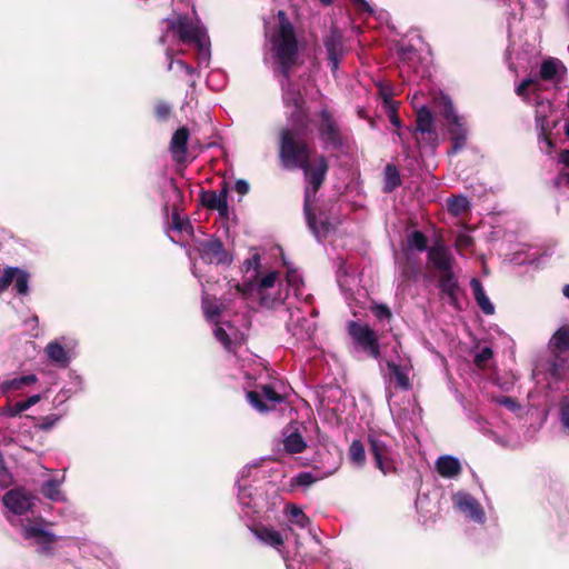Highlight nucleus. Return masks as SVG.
<instances>
[{"label": "nucleus", "instance_id": "17", "mask_svg": "<svg viewBox=\"0 0 569 569\" xmlns=\"http://www.w3.org/2000/svg\"><path fill=\"white\" fill-rule=\"evenodd\" d=\"M439 289L440 292L448 297L449 303L456 308L460 309L458 293L460 290L458 279L453 271L440 273L439 276Z\"/></svg>", "mask_w": 569, "mask_h": 569}, {"label": "nucleus", "instance_id": "43", "mask_svg": "<svg viewBox=\"0 0 569 569\" xmlns=\"http://www.w3.org/2000/svg\"><path fill=\"white\" fill-rule=\"evenodd\" d=\"M492 349L489 347H483L478 353H476L473 362L479 369H486L489 360L492 359Z\"/></svg>", "mask_w": 569, "mask_h": 569}, {"label": "nucleus", "instance_id": "30", "mask_svg": "<svg viewBox=\"0 0 569 569\" xmlns=\"http://www.w3.org/2000/svg\"><path fill=\"white\" fill-rule=\"evenodd\" d=\"M469 208L470 203L465 196H452L447 200V209L455 217L466 213Z\"/></svg>", "mask_w": 569, "mask_h": 569}, {"label": "nucleus", "instance_id": "33", "mask_svg": "<svg viewBox=\"0 0 569 569\" xmlns=\"http://www.w3.org/2000/svg\"><path fill=\"white\" fill-rule=\"evenodd\" d=\"M40 492L52 501L61 499L60 481L57 479H49L41 485Z\"/></svg>", "mask_w": 569, "mask_h": 569}, {"label": "nucleus", "instance_id": "26", "mask_svg": "<svg viewBox=\"0 0 569 569\" xmlns=\"http://www.w3.org/2000/svg\"><path fill=\"white\" fill-rule=\"evenodd\" d=\"M400 172L396 164L387 163L383 169V187L385 193H391L401 186Z\"/></svg>", "mask_w": 569, "mask_h": 569}, {"label": "nucleus", "instance_id": "54", "mask_svg": "<svg viewBox=\"0 0 569 569\" xmlns=\"http://www.w3.org/2000/svg\"><path fill=\"white\" fill-rule=\"evenodd\" d=\"M243 267L246 269V271H249L250 269H259L260 268V254L259 253H254L250 259H247L244 262H243Z\"/></svg>", "mask_w": 569, "mask_h": 569}, {"label": "nucleus", "instance_id": "48", "mask_svg": "<svg viewBox=\"0 0 569 569\" xmlns=\"http://www.w3.org/2000/svg\"><path fill=\"white\" fill-rule=\"evenodd\" d=\"M536 80L532 78H527L522 80L517 87H516V94L520 97L523 101H529V92L528 89L530 86L535 84Z\"/></svg>", "mask_w": 569, "mask_h": 569}, {"label": "nucleus", "instance_id": "35", "mask_svg": "<svg viewBox=\"0 0 569 569\" xmlns=\"http://www.w3.org/2000/svg\"><path fill=\"white\" fill-rule=\"evenodd\" d=\"M349 458L357 466L366 463V449L360 440H353L349 447Z\"/></svg>", "mask_w": 569, "mask_h": 569}, {"label": "nucleus", "instance_id": "9", "mask_svg": "<svg viewBox=\"0 0 569 569\" xmlns=\"http://www.w3.org/2000/svg\"><path fill=\"white\" fill-rule=\"evenodd\" d=\"M369 451L375 459L376 467L383 473L396 472L397 468L391 458L390 448L386 442L373 435L368 436Z\"/></svg>", "mask_w": 569, "mask_h": 569}, {"label": "nucleus", "instance_id": "50", "mask_svg": "<svg viewBox=\"0 0 569 569\" xmlns=\"http://www.w3.org/2000/svg\"><path fill=\"white\" fill-rule=\"evenodd\" d=\"M371 312L378 320H390L392 318V312L387 305H375L371 307Z\"/></svg>", "mask_w": 569, "mask_h": 569}, {"label": "nucleus", "instance_id": "23", "mask_svg": "<svg viewBox=\"0 0 569 569\" xmlns=\"http://www.w3.org/2000/svg\"><path fill=\"white\" fill-rule=\"evenodd\" d=\"M251 530L260 541L270 547L278 548L284 542L282 535L271 527L260 525L253 527Z\"/></svg>", "mask_w": 569, "mask_h": 569}, {"label": "nucleus", "instance_id": "38", "mask_svg": "<svg viewBox=\"0 0 569 569\" xmlns=\"http://www.w3.org/2000/svg\"><path fill=\"white\" fill-rule=\"evenodd\" d=\"M309 114L303 106L295 108L290 113L289 120L298 128L305 130L308 127Z\"/></svg>", "mask_w": 569, "mask_h": 569}, {"label": "nucleus", "instance_id": "56", "mask_svg": "<svg viewBox=\"0 0 569 569\" xmlns=\"http://www.w3.org/2000/svg\"><path fill=\"white\" fill-rule=\"evenodd\" d=\"M317 227H318V234H316L312 230L311 232L318 238L320 236V232H322L323 234H327L328 232H330L332 229H333V226L331 224V222L326 218V219H322L320 221V223L318 224L317 223Z\"/></svg>", "mask_w": 569, "mask_h": 569}, {"label": "nucleus", "instance_id": "32", "mask_svg": "<svg viewBox=\"0 0 569 569\" xmlns=\"http://www.w3.org/2000/svg\"><path fill=\"white\" fill-rule=\"evenodd\" d=\"M38 380L37 376L33 373L16 377L10 380L3 382V388L7 391H16L24 388L26 386H30L36 383Z\"/></svg>", "mask_w": 569, "mask_h": 569}, {"label": "nucleus", "instance_id": "28", "mask_svg": "<svg viewBox=\"0 0 569 569\" xmlns=\"http://www.w3.org/2000/svg\"><path fill=\"white\" fill-rule=\"evenodd\" d=\"M284 451L289 455L301 453L306 450L307 443L301 433L296 430L283 439Z\"/></svg>", "mask_w": 569, "mask_h": 569}, {"label": "nucleus", "instance_id": "61", "mask_svg": "<svg viewBox=\"0 0 569 569\" xmlns=\"http://www.w3.org/2000/svg\"><path fill=\"white\" fill-rule=\"evenodd\" d=\"M281 257H282L283 264L287 267V279L289 282H292L296 277V270L289 266L288 261L286 260L284 254H282Z\"/></svg>", "mask_w": 569, "mask_h": 569}, {"label": "nucleus", "instance_id": "10", "mask_svg": "<svg viewBox=\"0 0 569 569\" xmlns=\"http://www.w3.org/2000/svg\"><path fill=\"white\" fill-rule=\"evenodd\" d=\"M323 46L327 50L330 69L332 72H336L346 53L343 34L336 26L331 27L329 32L323 37Z\"/></svg>", "mask_w": 569, "mask_h": 569}, {"label": "nucleus", "instance_id": "40", "mask_svg": "<svg viewBox=\"0 0 569 569\" xmlns=\"http://www.w3.org/2000/svg\"><path fill=\"white\" fill-rule=\"evenodd\" d=\"M278 273L276 271L267 273L259 282L258 290L261 296V303L268 306L267 298L262 295V290L272 288L276 283Z\"/></svg>", "mask_w": 569, "mask_h": 569}, {"label": "nucleus", "instance_id": "14", "mask_svg": "<svg viewBox=\"0 0 569 569\" xmlns=\"http://www.w3.org/2000/svg\"><path fill=\"white\" fill-rule=\"evenodd\" d=\"M189 139L190 130L186 126L178 128L171 137L169 150L173 161L178 164H184L187 162Z\"/></svg>", "mask_w": 569, "mask_h": 569}, {"label": "nucleus", "instance_id": "27", "mask_svg": "<svg viewBox=\"0 0 569 569\" xmlns=\"http://www.w3.org/2000/svg\"><path fill=\"white\" fill-rule=\"evenodd\" d=\"M387 368L396 381V387L401 390L411 389L412 385L408 376V368L397 365L393 361H387Z\"/></svg>", "mask_w": 569, "mask_h": 569}, {"label": "nucleus", "instance_id": "45", "mask_svg": "<svg viewBox=\"0 0 569 569\" xmlns=\"http://www.w3.org/2000/svg\"><path fill=\"white\" fill-rule=\"evenodd\" d=\"M172 113V107L163 101V100H159L156 106H154V117L159 120V121H167L170 116Z\"/></svg>", "mask_w": 569, "mask_h": 569}, {"label": "nucleus", "instance_id": "53", "mask_svg": "<svg viewBox=\"0 0 569 569\" xmlns=\"http://www.w3.org/2000/svg\"><path fill=\"white\" fill-rule=\"evenodd\" d=\"M29 407L26 402V400H22V401H17L16 403H13L10 408H9V415L11 417H16V416H19L21 415L23 411L28 410Z\"/></svg>", "mask_w": 569, "mask_h": 569}, {"label": "nucleus", "instance_id": "49", "mask_svg": "<svg viewBox=\"0 0 569 569\" xmlns=\"http://www.w3.org/2000/svg\"><path fill=\"white\" fill-rule=\"evenodd\" d=\"M214 338L223 346L228 351L232 348V340L222 327H217L213 331Z\"/></svg>", "mask_w": 569, "mask_h": 569}, {"label": "nucleus", "instance_id": "63", "mask_svg": "<svg viewBox=\"0 0 569 569\" xmlns=\"http://www.w3.org/2000/svg\"><path fill=\"white\" fill-rule=\"evenodd\" d=\"M559 161L569 168V149L561 150L559 153Z\"/></svg>", "mask_w": 569, "mask_h": 569}, {"label": "nucleus", "instance_id": "15", "mask_svg": "<svg viewBox=\"0 0 569 569\" xmlns=\"http://www.w3.org/2000/svg\"><path fill=\"white\" fill-rule=\"evenodd\" d=\"M428 260L440 273L452 271L453 257L443 244H433L428 249Z\"/></svg>", "mask_w": 569, "mask_h": 569}, {"label": "nucleus", "instance_id": "47", "mask_svg": "<svg viewBox=\"0 0 569 569\" xmlns=\"http://www.w3.org/2000/svg\"><path fill=\"white\" fill-rule=\"evenodd\" d=\"M569 358L561 356V358H555L550 361V373L552 377L560 378L565 369L566 362Z\"/></svg>", "mask_w": 569, "mask_h": 569}, {"label": "nucleus", "instance_id": "34", "mask_svg": "<svg viewBox=\"0 0 569 569\" xmlns=\"http://www.w3.org/2000/svg\"><path fill=\"white\" fill-rule=\"evenodd\" d=\"M420 273L419 263L409 257L406 258V261L401 264V277L405 281L416 280L418 274Z\"/></svg>", "mask_w": 569, "mask_h": 569}, {"label": "nucleus", "instance_id": "4", "mask_svg": "<svg viewBox=\"0 0 569 569\" xmlns=\"http://www.w3.org/2000/svg\"><path fill=\"white\" fill-rule=\"evenodd\" d=\"M315 127L325 150L341 151L343 149L347 139L332 110L328 107L319 110L316 113Z\"/></svg>", "mask_w": 569, "mask_h": 569}, {"label": "nucleus", "instance_id": "62", "mask_svg": "<svg viewBox=\"0 0 569 569\" xmlns=\"http://www.w3.org/2000/svg\"><path fill=\"white\" fill-rule=\"evenodd\" d=\"M353 3L362 11L372 12L370 4L366 0H352Z\"/></svg>", "mask_w": 569, "mask_h": 569}, {"label": "nucleus", "instance_id": "42", "mask_svg": "<svg viewBox=\"0 0 569 569\" xmlns=\"http://www.w3.org/2000/svg\"><path fill=\"white\" fill-rule=\"evenodd\" d=\"M409 244L416 248L418 251H425L428 249V239L422 231L416 230L409 236Z\"/></svg>", "mask_w": 569, "mask_h": 569}, {"label": "nucleus", "instance_id": "39", "mask_svg": "<svg viewBox=\"0 0 569 569\" xmlns=\"http://www.w3.org/2000/svg\"><path fill=\"white\" fill-rule=\"evenodd\" d=\"M172 228L179 232L193 233V227L188 218H181L178 210L172 213Z\"/></svg>", "mask_w": 569, "mask_h": 569}, {"label": "nucleus", "instance_id": "13", "mask_svg": "<svg viewBox=\"0 0 569 569\" xmlns=\"http://www.w3.org/2000/svg\"><path fill=\"white\" fill-rule=\"evenodd\" d=\"M2 500L10 511L19 516L27 513L33 506V496L23 489L9 490Z\"/></svg>", "mask_w": 569, "mask_h": 569}, {"label": "nucleus", "instance_id": "7", "mask_svg": "<svg viewBox=\"0 0 569 569\" xmlns=\"http://www.w3.org/2000/svg\"><path fill=\"white\" fill-rule=\"evenodd\" d=\"M247 401L260 413H268L276 409L277 405L284 401V397L276 391L272 385H259L254 390L246 395Z\"/></svg>", "mask_w": 569, "mask_h": 569}, {"label": "nucleus", "instance_id": "31", "mask_svg": "<svg viewBox=\"0 0 569 569\" xmlns=\"http://www.w3.org/2000/svg\"><path fill=\"white\" fill-rule=\"evenodd\" d=\"M202 310L206 318L210 321L217 320L222 313L221 305L218 303L216 298L204 296L202 298Z\"/></svg>", "mask_w": 569, "mask_h": 569}, {"label": "nucleus", "instance_id": "1", "mask_svg": "<svg viewBox=\"0 0 569 569\" xmlns=\"http://www.w3.org/2000/svg\"><path fill=\"white\" fill-rule=\"evenodd\" d=\"M278 24L271 37V52L276 63V72H279L286 82L281 83L284 90L286 86H290V79L293 68L299 59V43L296 29L289 20L287 12L279 10L277 13Z\"/></svg>", "mask_w": 569, "mask_h": 569}, {"label": "nucleus", "instance_id": "64", "mask_svg": "<svg viewBox=\"0 0 569 569\" xmlns=\"http://www.w3.org/2000/svg\"><path fill=\"white\" fill-rule=\"evenodd\" d=\"M499 402L510 409H515L517 407V401L510 397H503Z\"/></svg>", "mask_w": 569, "mask_h": 569}, {"label": "nucleus", "instance_id": "25", "mask_svg": "<svg viewBox=\"0 0 569 569\" xmlns=\"http://www.w3.org/2000/svg\"><path fill=\"white\" fill-rule=\"evenodd\" d=\"M46 353L51 362L61 368H67L70 362V357L66 348L57 341H51L46 347Z\"/></svg>", "mask_w": 569, "mask_h": 569}, {"label": "nucleus", "instance_id": "20", "mask_svg": "<svg viewBox=\"0 0 569 569\" xmlns=\"http://www.w3.org/2000/svg\"><path fill=\"white\" fill-rule=\"evenodd\" d=\"M456 505L459 510L466 513L469 518L482 522L485 512L480 503L468 493H460L457 497Z\"/></svg>", "mask_w": 569, "mask_h": 569}, {"label": "nucleus", "instance_id": "57", "mask_svg": "<svg viewBox=\"0 0 569 569\" xmlns=\"http://www.w3.org/2000/svg\"><path fill=\"white\" fill-rule=\"evenodd\" d=\"M234 290L242 295V296H249L252 291V283L251 282H244V283H236L233 286Z\"/></svg>", "mask_w": 569, "mask_h": 569}, {"label": "nucleus", "instance_id": "60", "mask_svg": "<svg viewBox=\"0 0 569 569\" xmlns=\"http://www.w3.org/2000/svg\"><path fill=\"white\" fill-rule=\"evenodd\" d=\"M560 415L563 426L569 429V402L561 407Z\"/></svg>", "mask_w": 569, "mask_h": 569}, {"label": "nucleus", "instance_id": "3", "mask_svg": "<svg viewBox=\"0 0 569 569\" xmlns=\"http://www.w3.org/2000/svg\"><path fill=\"white\" fill-rule=\"evenodd\" d=\"M316 152L298 130L289 127L279 130L278 158L283 169L298 170Z\"/></svg>", "mask_w": 569, "mask_h": 569}, {"label": "nucleus", "instance_id": "8", "mask_svg": "<svg viewBox=\"0 0 569 569\" xmlns=\"http://www.w3.org/2000/svg\"><path fill=\"white\" fill-rule=\"evenodd\" d=\"M197 251L206 263L229 266L233 261L232 256L227 251L221 239L217 237L199 241Z\"/></svg>", "mask_w": 569, "mask_h": 569}, {"label": "nucleus", "instance_id": "12", "mask_svg": "<svg viewBox=\"0 0 569 569\" xmlns=\"http://www.w3.org/2000/svg\"><path fill=\"white\" fill-rule=\"evenodd\" d=\"M228 192L229 188L227 182H222V188L219 193L212 190H203L200 192L201 203L209 210H217L220 217L228 218Z\"/></svg>", "mask_w": 569, "mask_h": 569}, {"label": "nucleus", "instance_id": "11", "mask_svg": "<svg viewBox=\"0 0 569 569\" xmlns=\"http://www.w3.org/2000/svg\"><path fill=\"white\" fill-rule=\"evenodd\" d=\"M416 132L421 133V138L417 137V141L423 142L432 148L438 143V134L435 128V118L427 107H421L417 111Z\"/></svg>", "mask_w": 569, "mask_h": 569}, {"label": "nucleus", "instance_id": "36", "mask_svg": "<svg viewBox=\"0 0 569 569\" xmlns=\"http://www.w3.org/2000/svg\"><path fill=\"white\" fill-rule=\"evenodd\" d=\"M383 108L386 110V113H387L390 122L395 127L400 128L401 127V119L398 116V102L393 101L389 97H385L383 98Z\"/></svg>", "mask_w": 569, "mask_h": 569}, {"label": "nucleus", "instance_id": "2", "mask_svg": "<svg viewBox=\"0 0 569 569\" xmlns=\"http://www.w3.org/2000/svg\"><path fill=\"white\" fill-rule=\"evenodd\" d=\"M329 160L323 153L316 152L298 170L302 171L303 188V213L310 230L318 234L317 216L313 209L316 196L327 181L329 172Z\"/></svg>", "mask_w": 569, "mask_h": 569}, {"label": "nucleus", "instance_id": "55", "mask_svg": "<svg viewBox=\"0 0 569 569\" xmlns=\"http://www.w3.org/2000/svg\"><path fill=\"white\" fill-rule=\"evenodd\" d=\"M473 244V239L468 234H459L456 239V246L458 248H469Z\"/></svg>", "mask_w": 569, "mask_h": 569}, {"label": "nucleus", "instance_id": "22", "mask_svg": "<svg viewBox=\"0 0 569 569\" xmlns=\"http://www.w3.org/2000/svg\"><path fill=\"white\" fill-rule=\"evenodd\" d=\"M436 470L441 477L451 479L461 473L462 467L456 457L446 455L437 459Z\"/></svg>", "mask_w": 569, "mask_h": 569}, {"label": "nucleus", "instance_id": "24", "mask_svg": "<svg viewBox=\"0 0 569 569\" xmlns=\"http://www.w3.org/2000/svg\"><path fill=\"white\" fill-rule=\"evenodd\" d=\"M470 287L472 289L475 300L477 301V305L482 310V312L485 315H493L495 306L491 303V301L487 297L480 280L477 278H472L470 280Z\"/></svg>", "mask_w": 569, "mask_h": 569}, {"label": "nucleus", "instance_id": "18", "mask_svg": "<svg viewBox=\"0 0 569 569\" xmlns=\"http://www.w3.org/2000/svg\"><path fill=\"white\" fill-rule=\"evenodd\" d=\"M448 132L451 139V149L448 150L449 156L459 153L467 144L468 129L465 123L463 117L460 121H453L448 124Z\"/></svg>", "mask_w": 569, "mask_h": 569}, {"label": "nucleus", "instance_id": "44", "mask_svg": "<svg viewBox=\"0 0 569 569\" xmlns=\"http://www.w3.org/2000/svg\"><path fill=\"white\" fill-rule=\"evenodd\" d=\"M17 272H19L17 267H7L3 270V274L0 277V295L13 282Z\"/></svg>", "mask_w": 569, "mask_h": 569}, {"label": "nucleus", "instance_id": "21", "mask_svg": "<svg viewBox=\"0 0 569 569\" xmlns=\"http://www.w3.org/2000/svg\"><path fill=\"white\" fill-rule=\"evenodd\" d=\"M432 107L445 118L448 124L460 121V118H462L456 112L451 98L442 92L433 97Z\"/></svg>", "mask_w": 569, "mask_h": 569}, {"label": "nucleus", "instance_id": "37", "mask_svg": "<svg viewBox=\"0 0 569 569\" xmlns=\"http://www.w3.org/2000/svg\"><path fill=\"white\" fill-rule=\"evenodd\" d=\"M28 538H37L43 543H53L56 541L54 535L40 528L31 526L27 529Z\"/></svg>", "mask_w": 569, "mask_h": 569}, {"label": "nucleus", "instance_id": "41", "mask_svg": "<svg viewBox=\"0 0 569 569\" xmlns=\"http://www.w3.org/2000/svg\"><path fill=\"white\" fill-rule=\"evenodd\" d=\"M13 281L19 295L26 296L29 292V274L26 271L19 269Z\"/></svg>", "mask_w": 569, "mask_h": 569}, {"label": "nucleus", "instance_id": "5", "mask_svg": "<svg viewBox=\"0 0 569 569\" xmlns=\"http://www.w3.org/2000/svg\"><path fill=\"white\" fill-rule=\"evenodd\" d=\"M346 330L355 347L359 348L372 359L380 358L379 337L369 325L349 320L346 325Z\"/></svg>", "mask_w": 569, "mask_h": 569}, {"label": "nucleus", "instance_id": "51", "mask_svg": "<svg viewBox=\"0 0 569 569\" xmlns=\"http://www.w3.org/2000/svg\"><path fill=\"white\" fill-rule=\"evenodd\" d=\"M59 420V417L57 415H49V416H46V417H42L39 422H38V427L39 429L43 430V431H49L50 429H52L54 427V425L58 422Z\"/></svg>", "mask_w": 569, "mask_h": 569}, {"label": "nucleus", "instance_id": "46", "mask_svg": "<svg viewBox=\"0 0 569 569\" xmlns=\"http://www.w3.org/2000/svg\"><path fill=\"white\" fill-rule=\"evenodd\" d=\"M283 102L286 106H292L295 108L301 107L305 104L303 97L297 90H288L283 94Z\"/></svg>", "mask_w": 569, "mask_h": 569}, {"label": "nucleus", "instance_id": "59", "mask_svg": "<svg viewBox=\"0 0 569 569\" xmlns=\"http://www.w3.org/2000/svg\"><path fill=\"white\" fill-rule=\"evenodd\" d=\"M234 189L238 193L246 194L249 192L250 187L246 180L240 179V180H237Z\"/></svg>", "mask_w": 569, "mask_h": 569}, {"label": "nucleus", "instance_id": "29", "mask_svg": "<svg viewBox=\"0 0 569 569\" xmlns=\"http://www.w3.org/2000/svg\"><path fill=\"white\" fill-rule=\"evenodd\" d=\"M286 513L289 521L299 528H307L310 523L309 517L295 503H288L286 506Z\"/></svg>", "mask_w": 569, "mask_h": 569}, {"label": "nucleus", "instance_id": "19", "mask_svg": "<svg viewBox=\"0 0 569 569\" xmlns=\"http://www.w3.org/2000/svg\"><path fill=\"white\" fill-rule=\"evenodd\" d=\"M549 349L555 358H569V326L560 327L549 341Z\"/></svg>", "mask_w": 569, "mask_h": 569}, {"label": "nucleus", "instance_id": "6", "mask_svg": "<svg viewBox=\"0 0 569 569\" xmlns=\"http://www.w3.org/2000/svg\"><path fill=\"white\" fill-rule=\"evenodd\" d=\"M168 30L173 32L179 41L186 44H193L199 50L207 47L208 38L204 31L184 14L167 20Z\"/></svg>", "mask_w": 569, "mask_h": 569}, {"label": "nucleus", "instance_id": "58", "mask_svg": "<svg viewBox=\"0 0 569 569\" xmlns=\"http://www.w3.org/2000/svg\"><path fill=\"white\" fill-rule=\"evenodd\" d=\"M536 123H537V128L540 129V134H543V133H547V132H551L550 129H548V120H547V117L546 116H537L536 117Z\"/></svg>", "mask_w": 569, "mask_h": 569}, {"label": "nucleus", "instance_id": "16", "mask_svg": "<svg viewBox=\"0 0 569 569\" xmlns=\"http://www.w3.org/2000/svg\"><path fill=\"white\" fill-rule=\"evenodd\" d=\"M567 71V67L560 59L549 57L542 60L540 64L539 77L543 81L555 80L558 83L561 81Z\"/></svg>", "mask_w": 569, "mask_h": 569}, {"label": "nucleus", "instance_id": "52", "mask_svg": "<svg viewBox=\"0 0 569 569\" xmlns=\"http://www.w3.org/2000/svg\"><path fill=\"white\" fill-rule=\"evenodd\" d=\"M295 482L298 486L308 487L316 482L317 478L310 472H300L295 477Z\"/></svg>", "mask_w": 569, "mask_h": 569}]
</instances>
